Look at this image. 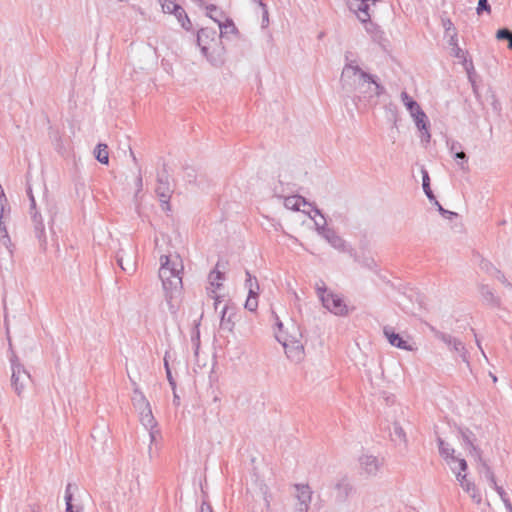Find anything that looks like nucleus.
Masks as SVG:
<instances>
[{
  "label": "nucleus",
  "instance_id": "nucleus-1",
  "mask_svg": "<svg viewBox=\"0 0 512 512\" xmlns=\"http://www.w3.org/2000/svg\"><path fill=\"white\" fill-rule=\"evenodd\" d=\"M350 55V52H346L340 77L341 89L345 95L352 98L355 105L384 95L386 88L379 82L378 77L362 70L355 61L350 60Z\"/></svg>",
  "mask_w": 512,
  "mask_h": 512
},
{
  "label": "nucleus",
  "instance_id": "nucleus-2",
  "mask_svg": "<svg viewBox=\"0 0 512 512\" xmlns=\"http://www.w3.org/2000/svg\"><path fill=\"white\" fill-rule=\"evenodd\" d=\"M159 278L162 281L163 290L165 293V300L172 313L176 312V305L174 302L181 295L183 283L181 273L183 270L182 264L180 268L174 262H171L170 257L162 255L160 258Z\"/></svg>",
  "mask_w": 512,
  "mask_h": 512
},
{
  "label": "nucleus",
  "instance_id": "nucleus-3",
  "mask_svg": "<svg viewBox=\"0 0 512 512\" xmlns=\"http://www.w3.org/2000/svg\"><path fill=\"white\" fill-rule=\"evenodd\" d=\"M197 45L201 53L215 67L224 63L225 48L219 33L214 28H201L197 32Z\"/></svg>",
  "mask_w": 512,
  "mask_h": 512
},
{
  "label": "nucleus",
  "instance_id": "nucleus-4",
  "mask_svg": "<svg viewBox=\"0 0 512 512\" xmlns=\"http://www.w3.org/2000/svg\"><path fill=\"white\" fill-rule=\"evenodd\" d=\"M10 361L12 369L11 385L17 395L20 396L26 384L31 380V376L29 372L24 368V366L19 362L16 355H13Z\"/></svg>",
  "mask_w": 512,
  "mask_h": 512
},
{
  "label": "nucleus",
  "instance_id": "nucleus-5",
  "mask_svg": "<svg viewBox=\"0 0 512 512\" xmlns=\"http://www.w3.org/2000/svg\"><path fill=\"white\" fill-rule=\"evenodd\" d=\"M430 330L434 334V336L438 340L445 343L449 347L450 350L457 352L463 362H466V363L469 362L468 361V351L465 347V344L460 339H458L448 333L437 330L436 328H434L432 326L430 327Z\"/></svg>",
  "mask_w": 512,
  "mask_h": 512
},
{
  "label": "nucleus",
  "instance_id": "nucleus-6",
  "mask_svg": "<svg viewBox=\"0 0 512 512\" xmlns=\"http://www.w3.org/2000/svg\"><path fill=\"white\" fill-rule=\"evenodd\" d=\"M156 195L158 196L163 210H170V198L173 193L169 182V175L165 169L158 173L157 186L155 189Z\"/></svg>",
  "mask_w": 512,
  "mask_h": 512
},
{
  "label": "nucleus",
  "instance_id": "nucleus-7",
  "mask_svg": "<svg viewBox=\"0 0 512 512\" xmlns=\"http://www.w3.org/2000/svg\"><path fill=\"white\" fill-rule=\"evenodd\" d=\"M322 305L331 313L344 316L348 313V309L344 300L337 294L329 292L327 295L321 294Z\"/></svg>",
  "mask_w": 512,
  "mask_h": 512
},
{
  "label": "nucleus",
  "instance_id": "nucleus-8",
  "mask_svg": "<svg viewBox=\"0 0 512 512\" xmlns=\"http://www.w3.org/2000/svg\"><path fill=\"white\" fill-rule=\"evenodd\" d=\"M321 230L325 235L323 238L336 250L354 255V249L340 236L336 231L329 227H322Z\"/></svg>",
  "mask_w": 512,
  "mask_h": 512
},
{
  "label": "nucleus",
  "instance_id": "nucleus-9",
  "mask_svg": "<svg viewBox=\"0 0 512 512\" xmlns=\"http://www.w3.org/2000/svg\"><path fill=\"white\" fill-rule=\"evenodd\" d=\"M334 499L337 504L346 503L350 495L354 492V486L347 476L340 478L333 486Z\"/></svg>",
  "mask_w": 512,
  "mask_h": 512
},
{
  "label": "nucleus",
  "instance_id": "nucleus-10",
  "mask_svg": "<svg viewBox=\"0 0 512 512\" xmlns=\"http://www.w3.org/2000/svg\"><path fill=\"white\" fill-rule=\"evenodd\" d=\"M457 432L459 434V438L463 442V445L469 449L470 455L475 459H480L482 450L475 445L476 435L469 428L463 426L457 427Z\"/></svg>",
  "mask_w": 512,
  "mask_h": 512
},
{
  "label": "nucleus",
  "instance_id": "nucleus-11",
  "mask_svg": "<svg viewBox=\"0 0 512 512\" xmlns=\"http://www.w3.org/2000/svg\"><path fill=\"white\" fill-rule=\"evenodd\" d=\"M383 334L391 346L405 351H413L414 348L408 343L399 333H397L393 327L384 326Z\"/></svg>",
  "mask_w": 512,
  "mask_h": 512
},
{
  "label": "nucleus",
  "instance_id": "nucleus-12",
  "mask_svg": "<svg viewBox=\"0 0 512 512\" xmlns=\"http://www.w3.org/2000/svg\"><path fill=\"white\" fill-rule=\"evenodd\" d=\"M359 465L367 476H375L379 472L382 462L376 456L365 454L359 458Z\"/></svg>",
  "mask_w": 512,
  "mask_h": 512
},
{
  "label": "nucleus",
  "instance_id": "nucleus-13",
  "mask_svg": "<svg viewBox=\"0 0 512 512\" xmlns=\"http://www.w3.org/2000/svg\"><path fill=\"white\" fill-rule=\"evenodd\" d=\"M452 471L456 474V479L459 482L460 486L466 491L472 500L479 504L482 500L481 494L478 492L475 484L466 478V474H462L460 472H456V467H451Z\"/></svg>",
  "mask_w": 512,
  "mask_h": 512
},
{
  "label": "nucleus",
  "instance_id": "nucleus-14",
  "mask_svg": "<svg viewBox=\"0 0 512 512\" xmlns=\"http://www.w3.org/2000/svg\"><path fill=\"white\" fill-rule=\"evenodd\" d=\"M237 316L235 307L229 303L221 310L220 328L232 332L235 326L234 318Z\"/></svg>",
  "mask_w": 512,
  "mask_h": 512
},
{
  "label": "nucleus",
  "instance_id": "nucleus-15",
  "mask_svg": "<svg viewBox=\"0 0 512 512\" xmlns=\"http://www.w3.org/2000/svg\"><path fill=\"white\" fill-rule=\"evenodd\" d=\"M362 24L364 25L365 31L370 35L373 42L384 46V43L387 41V39L385 38V33L381 27L372 20L363 22Z\"/></svg>",
  "mask_w": 512,
  "mask_h": 512
},
{
  "label": "nucleus",
  "instance_id": "nucleus-16",
  "mask_svg": "<svg viewBox=\"0 0 512 512\" xmlns=\"http://www.w3.org/2000/svg\"><path fill=\"white\" fill-rule=\"evenodd\" d=\"M210 19L218 24L220 29L219 35L221 39L226 37L228 34H239V31L231 18L227 17L222 21L218 16L210 15Z\"/></svg>",
  "mask_w": 512,
  "mask_h": 512
},
{
  "label": "nucleus",
  "instance_id": "nucleus-17",
  "mask_svg": "<svg viewBox=\"0 0 512 512\" xmlns=\"http://www.w3.org/2000/svg\"><path fill=\"white\" fill-rule=\"evenodd\" d=\"M140 411V421L141 423L147 428L150 429V436L153 439L154 438V432L153 428L157 426V422L153 416L150 403L143 405L141 409H138Z\"/></svg>",
  "mask_w": 512,
  "mask_h": 512
},
{
  "label": "nucleus",
  "instance_id": "nucleus-18",
  "mask_svg": "<svg viewBox=\"0 0 512 512\" xmlns=\"http://www.w3.org/2000/svg\"><path fill=\"white\" fill-rule=\"evenodd\" d=\"M283 347L288 358L299 361L304 355V347L298 341L293 342L291 345L283 342Z\"/></svg>",
  "mask_w": 512,
  "mask_h": 512
},
{
  "label": "nucleus",
  "instance_id": "nucleus-19",
  "mask_svg": "<svg viewBox=\"0 0 512 512\" xmlns=\"http://www.w3.org/2000/svg\"><path fill=\"white\" fill-rule=\"evenodd\" d=\"M437 443L440 456L448 463V465L453 467L452 461L456 459L454 456V448L450 447V445L446 443L441 437H437Z\"/></svg>",
  "mask_w": 512,
  "mask_h": 512
},
{
  "label": "nucleus",
  "instance_id": "nucleus-20",
  "mask_svg": "<svg viewBox=\"0 0 512 512\" xmlns=\"http://www.w3.org/2000/svg\"><path fill=\"white\" fill-rule=\"evenodd\" d=\"M295 489L297 490V499L299 504H303L305 506L309 505L312 500V490L308 484H295Z\"/></svg>",
  "mask_w": 512,
  "mask_h": 512
},
{
  "label": "nucleus",
  "instance_id": "nucleus-21",
  "mask_svg": "<svg viewBox=\"0 0 512 512\" xmlns=\"http://www.w3.org/2000/svg\"><path fill=\"white\" fill-rule=\"evenodd\" d=\"M390 436H391V440L395 444H398V445L403 444L405 447L407 446V443H408L407 435L399 422L393 423V428H392V432L390 433Z\"/></svg>",
  "mask_w": 512,
  "mask_h": 512
},
{
  "label": "nucleus",
  "instance_id": "nucleus-22",
  "mask_svg": "<svg viewBox=\"0 0 512 512\" xmlns=\"http://www.w3.org/2000/svg\"><path fill=\"white\" fill-rule=\"evenodd\" d=\"M480 294L483 300L492 307H499L501 304L500 298L496 296L493 290L488 285L480 286Z\"/></svg>",
  "mask_w": 512,
  "mask_h": 512
},
{
  "label": "nucleus",
  "instance_id": "nucleus-23",
  "mask_svg": "<svg viewBox=\"0 0 512 512\" xmlns=\"http://www.w3.org/2000/svg\"><path fill=\"white\" fill-rule=\"evenodd\" d=\"M4 210H5V204L1 203V212H0V240H1L2 244L7 249H9L10 252H12L11 249H10V247L12 246V242H11L10 236L8 234L7 227H6L5 222H4Z\"/></svg>",
  "mask_w": 512,
  "mask_h": 512
},
{
  "label": "nucleus",
  "instance_id": "nucleus-24",
  "mask_svg": "<svg viewBox=\"0 0 512 512\" xmlns=\"http://www.w3.org/2000/svg\"><path fill=\"white\" fill-rule=\"evenodd\" d=\"M477 463L481 467V472L484 473L486 479L490 483L491 487L495 490L496 487H499V485L496 482V478L494 475V472L492 471L491 467L487 464V462L482 458V454H480V459H475Z\"/></svg>",
  "mask_w": 512,
  "mask_h": 512
},
{
  "label": "nucleus",
  "instance_id": "nucleus-25",
  "mask_svg": "<svg viewBox=\"0 0 512 512\" xmlns=\"http://www.w3.org/2000/svg\"><path fill=\"white\" fill-rule=\"evenodd\" d=\"M301 204H309L307 199L301 195L288 196L284 199V206L293 211H300Z\"/></svg>",
  "mask_w": 512,
  "mask_h": 512
},
{
  "label": "nucleus",
  "instance_id": "nucleus-26",
  "mask_svg": "<svg viewBox=\"0 0 512 512\" xmlns=\"http://www.w3.org/2000/svg\"><path fill=\"white\" fill-rule=\"evenodd\" d=\"M401 100L411 116L422 110L418 102L409 96L406 91L401 92Z\"/></svg>",
  "mask_w": 512,
  "mask_h": 512
},
{
  "label": "nucleus",
  "instance_id": "nucleus-27",
  "mask_svg": "<svg viewBox=\"0 0 512 512\" xmlns=\"http://www.w3.org/2000/svg\"><path fill=\"white\" fill-rule=\"evenodd\" d=\"M34 224V232L35 236L37 237L39 241V245L42 251H46L47 249V239L45 235V226L43 224V221H36Z\"/></svg>",
  "mask_w": 512,
  "mask_h": 512
},
{
  "label": "nucleus",
  "instance_id": "nucleus-28",
  "mask_svg": "<svg viewBox=\"0 0 512 512\" xmlns=\"http://www.w3.org/2000/svg\"><path fill=\"white\" fill-rule=\"evenodd\" d=\"M173 15L176 17L178 22L181 24V27L186 31H190L192 29V23L184 10V8L179 5V7L175 10Z\"/></svg>",
  "mask_w": 512,
  "mask_h": 512
},
{
  "label": "nucleus",
  "instance_id": "nucleus-29",
  "mask_svg": "<svg viewBox=\"0 0 512 512\" xmlns=\"http://www.w3.org/2000/svg\"><path fill=\"white\" fill-rule=\"evenodd\" d=\"M421 174H422V188L426 195V197L429 199V201L435 200V195L430 187V176L427 171V169L422 166L421 167Z\"/></svg>",
  "mask_w": 512,
  "mask_h": 512
},
{
  "label": "nucleus",
  "instance_id": "nucleus-30",
  "mask_svg": "<svg viewBox=\"0 0 512 512\" xmlns=\"http://www.w3.org/2000/svg\"><path fill=\"white\" fill-rule=\"evenodd\" d=\"M94 156L101 164H108L109 162V153L108 146L103 143H99L96 145L94 149Z\"/></svg>",
  "mask_w": 512,
  "mask_h": 512
},
{
  "label": "nucleus",
  "instance_id": "nucleus-31",
  "mask_svg": "<svg viewBox=\"0 0 512 512\" xmlns=\"http://www.w3.org/2000/svg\"><path fill=\"white\" fill-rule=\"evenodd\" d=\"M245 287L248 289L250 295H259V283L256 277L252 276L251 273L246 270Z\"/></svg>",
  "mask_w": 512,
  "mask_h": 512
},
{
  "label": "nucleus",
  "instance_id": "nucleus-32",
  "mask_svg": "<svg viewBox=\"0 0 512 512\" xmlns=\"http://www.w3.org/2000/svg\"><path fill=\"white\" fill-rule=\"evenodd\" d=\"M133 385L135 387L133 389L132 401H133L134 406L137 409H141L143 405L149 404V402H148V400L146 399L145 395L139 389V387L137 386V384L135 382H133Z\"/></svg>",
  "mask_w": 512,
  "mask_h": 512
},
{
  "label": "nucleus",
  "instance_id": "nucleus-33",
  "mask_svg": "<svg viewBox=\"0 0 512 512\" xmlns=\"http://www.w3.org/2000/svg\"><path fill=\"white\" fill-rule=\"evenodd\" d=\"M354 259L355 261H357L361 266L369 269V270H372V271H375L378 267L376 261L374 260V258L370 257V256H362V257H359L356 255V253L354 252Z\"/></svg>",
  "mask_w": 512,
  "mask_h": 512
},
{
  "label": "nucleus",
  "instance_id": "nucleus-34",
  "mask_svg": "<svg viewBox=\"0 0 512 512\" xmlns=\"http://www.w3.org/2000/svg\"><path fill=\"white\" fill-rule=\"evenodd\" d=\"M360 8H358V13L356 14L358 20L363 22H368L371 20V14H370V6L368 3H364L363 1L359 2Z\"/></svg>",
  "mask_w": 512,
  "mask_h": 512
},
{
  "label": "nucleus",
  "instance_id": "nucleus-35",
  "mask_svg": "<svg viewBox=\"0 0 512 512\" xmlns=\"http://www.w3.org/2000/svg\"><path fill=\"white\" fill-rule=\"evenodd\" d=\"M220 266V263L218 262L216 264V267L215 269H213L210 273H209V280H210V283L212 286H216L217 288H219L221 286L220 284V281L224 280V273L221 272L218 268Z\"/></svg>",
  "mask_w": 512,
  "mask_h": 512
},
{
  "label": "nucleus",
  "instance_id": "nucleus-36",
  "mask_svg": "<svg viewBox=\"0 0 512 512\" xmlns=\"http://www.w3.org/2000/svg\"><path fill=\"white\" fill-rule=\"evenodd\" d=\"M121 252H122V250L119 251L116 255L117 264L120 266V268L123 271L128 272V273H133L136 269L135 262L130 260L125 265L124 258H123V255L121 254Z\"/></svg>",
  "mask_w": 512,
  "mask_h": 512
},
{
  "label": "nucleus",
  "instance_id": "nucleus-37",
  "mask_svg": "<svg viewBox=\"0 0 512 512\" xmlns=\"http://www.w3.org/2000/svg\"><path fill=\"white\" fill-rule=\"evenodd\" d=\"M411 117L414 119L418 130L425 129V127H429L428 117L423 110L413 114Z\"/></svg>",
  "mask_w": 512,
  "mask_h": 512
},
{
  "label": "nucleus",
  "instance_id": "nucleus-38",
  "mask_svg": "<svg viewBox=\"0 0 512 512\" xmlns=\"http://www.w3.org/2000/svg\"><path fill=\"white\" fill-rule=\"evenodd\" d=\"M479 268L490 276H494L499 269L488 259L482 258L479 263Z\"/></svg>",
  "mask_w": 512,
  "mask_h": 512
},
{
  "label": "nucleus",
  "instance_id": "nucleus-39",
  "mask_svg": "<svg viewBox=\"0 0 512 512\" xmlns=\"http://www.w3.org/2000/svg\"><path fill=\"white\" fill-rule=\"evenodd\" d=\"M191 343L194 349V354L197 356L200 348V330L199 324H196L191 332Z\"/></svg>",
  "mask_w": 512,
  "mask_h": 512
},
{
  "label": "nucleus",
  "instance_id": "nucleus-40",
  "mask_svg": "<svg viewBox=\"0 0 512 512\" xmlns=\"http://www.w3.org/2000/svg\"><path fill=\"white\" fill-rule=\"evenodd\" d=\"M452 157L454 158V160L456 161L457 165L460 167V169L462 170H468V156L466 155V153L462 150L460 152H455Z\"/></svg>",
  "mask_w": 512,
  "mask_h": 512
},
{
  "label": "nucleus",
  "instance_id": "nucleus-41",
  "mask_svg": "<svg viewBox=\"0 0 512 512\" xmlns=\"http://www.w3.org/2000/svg\"><path fill=\"white\" fill-rule=\"evenodd\" d=\"M431 202L433 203L434 206L437 207L438 212L440 213V215L443 218L451 220L454 217H457L456 212H453V211L443 208L442 205L439 203V201L436 198H435V200H432Z\"/></svg>",
  "mask_w": 512,
  "mask_h": 512
},
{
  "label": "nucleus",
  "instance_id": "nucleus-42",
  "mask_svg": "<svg viewBox=\"0 0 512 512\" xmlns=\"http://www.w3.org/2000/svg\"><path fill=\"white\" fill-rule=\"evenodd\" d=\"M495 491L497 492V494L499 495V497L501 498L507 512H512V503L508 497V494L505 492V490L503 489V487L499 486V487H496Z\"/></svg>",
  "mask_w": 512,
  "mask_h": 512
},
{
  "label": "nucleus",
  "instance_id": "nucleus-43",
  "mask_svg": "<svg viewBox=\"0 0 512 512\" xmlns=\"http://www.w3.org/2000/svg\"><path fill=\"white\" fill-rule=\"evenodd\" d=\"M161 3V7L164 13L173 14L175 10L179 7L174 0H159Z\"/></svg>",
  "mask_w": 512,
  "mask_h": 512
},
{
  "label": "nucleus",
  "instance_id": "nucleus-44",
  "mask_svg": "<svg viewBox=\"0 0 512 512\" xmlns=\"http://www.w3.org/2000/svg\"><path fill=\"white\" fill-rule=\"evenodd\" d=\"M206 15L210 18V15L212 16H218L222 21L227 18L225 13L220 10L217 6L210 4L206 7Z\"/></svg>",
  "mask_w": 512,
  "mask_h": 512
},
{
  "label": "nucleus",
  "instance_id": "nucleus-45",
  "mask_svg": "<svg viewBox=\"0 0 512 512\" xmlns=\"http://www.w3.org/2000/svg\"><path fill=\"white\" fill-rule=\"evenodd\" d=\"M452 50H453V55L456 58L463 60V63L465 65V68H466L467 71H469V67L473 68V64H472L471 60L469 61V65H467V59H466V52L465 51H463L459 46L452 48Z\"/></svg>",
  "mask_w": 512,
  "mask_h": 512
},
{
  "label": "nucleus",
  "instance_id": "nucleus-46",
  "mask_svg": "<svg viewBox=\"0 0 512 512\" xmlns=\"http://www.w3.org/2000/svg\"><path fill=\"white\" fill-rule=\"evenodd\" d=\"M258 296L259 295H250L248 293V297L245 302V308L251 312L256 311L258 307Z\"/></svg>",
  "mask_w": 512,
  "mask_h": 512
},
{
  "label": "nucleus",
  "instance_id": "nucleus-47",
  "mask_svg": "<svg viewBox=\"0 0 512 512\" xmlns=\"http://www.w3.org/2000/svg\"><path fill=\"white\" fill-rule=\"evenodd\" d=\"M184 172H185L184 178H185V180L188 183H195L196 182L197 174H196V171H195V169L193 167L186 166L184 168Z\"/></svg>",
  "mask_w": 512,
  "mask_h": 512
},
{
  "label": "nucleus",
  "instance_id": "nucleus-48",
  "mask_svg": "<svg viewBox=\"0 0 512 512\" xmlns=\"http://www.w3.org/2000/svg\"><path fill=\"white\" fill-rule=\"evenodd\" d=\"M476 12L478 15H482L484 12L490 14L491 6H490L488 0H478Z\"/></svg>",
  "mask_w": 512,
  "mask_h": 512
},
{
  "label": "nucleus",
  "instance_id": "nucleus-49",
  "mask_svg": "<svg viewBox=\"0 0 512 512\" xmlns=\"http://www.w3.org/2000/svg\"><path fill=\"white\" fill-rule=\"evenodd\" d=\"M164 366H165L166 376H167V380L169 382V385L171 386L172 390H175L176 389V382H175V380H174V378L172 376L171 369L169 367V363H168V360H167V354L164 357Z\"/></svg>",
  "mask_w": 512,
  "mask_h": 512
},
{
  "label": "nucleus",
  "instance_id": "nucleus-50",
  "mask_svg": "<svg viewBox=\"0 0 512 512\" xmlns=\"http://www.w3.org/2000/svg\"><path fill=\"white\" fill-rule=\"evenodd\" d=\"M496 38L498 40H507L508 43L512 39V32L508 28H501L496 32Z\"/></svg>",
  "mask_w": 512,
  "mask_h": 512
},
{
  "label": "nucleus",
  "instance_id": "nucleus-51",
  "mask_svg": "<svg viewBox=\"0 0 512 512\" xmlns=\"http://www.w3.org/2000/svg\"><path fill=\"white\" fill-rule=\"evenodd\" d=\"M493 277L499 280L507 289L512 291V283L506 278L501 270L496 271V274Z\"/></svg>",
  "mask_w": 512,
  "mask_h": 512
},
{
  "label": "nucleus",
  "instance_id": "nucleus-52",
  "mask_svg": "<svg viewBox=\"0 0 512 512\" xmlns=\"http://www.w3.org/2000/svg\"><path fill=\"white\" fill-rule=\"evenodd\" d=\"M256 1L263 10L262 26L265 27L269 22L267 5L263 2V0H256Z\"/></svg>",
  "mask_w": 512,
  "mask_h": 512
},
{
  "label": "nucleus",
  "instance_id": "nucleus-53",
  "mask_svg": "<svg viewBox=\"0 0 512 512\" xmlns=\"http://www.w3.org/2000/svg\"><path fill=\"white\" fill-rule=\"evenodd\" d=\"M447 145L449 147L451 155H453L455 152L457 153L463 150L462 144L458 141H447Z\"/></svg>",
  "mask_w": 512,
  "mask_h": 512
},
{
  "label": "nucleus",
  "instance_id": "nucleus-54",
  "mask_svg": "<svg viewBox=\"0 0 512 512\" xmlns=\"http://www.w3.org/2000/svg\"><path fill=\"white\" fill-rule=\"evenodd\" d=\"M442 25L446 34L454 33L456 31L453 22L449 18H442Z\"/></svg>",
  "mask_w": 512,
  "mask_h": 512
},
{
  "label": "nucleus",
  "instance_id": "nucleus-55",
  "mask_svg": "<svg viewBox=\"0 0 512 512\" xmlns=\"http://www.w3.org/2000/svg\"><path fill=\"white\" fill-rule=\"evenodd\" d=\"M453 463H457L458 464V471L457 472H465L468 468V465H467V462L465 459L463 458H458L456 457V459L454 461H452V464Z\"/></svg>",
  "mask_w": 512,
  "mask_h": 512
},
{
  "label": "nucleus",
  "instance_id": "nucleus-56",
  "mask_svg": "<svg viewBox=\"0 0 512 512\" xmlns=\"http://www.w3.org/2000/svg\"><path fill=\"white\" fill-rule=\"evenodd\" d=\"M72 484L68 483L65 489V504H72L73 501V494L71 492Z\"/></svg>",
  "mask_w": 512,
  "mask_h": 512
},
{
  "label": "nucleus",
  "instance_id": "nucleus-57",
  "mask_svg": "<svg viewBox=\"0 0 512 512\" xmlns=\"http://www.w3.org/2000/svg\"><path fill=\"white\" fill-rule=\"evenodd\" d=\"M26 192H27V195L29 197V200H30V209L31 210H35L36 209V201H35V198H34V195H33V192H32V188L30 185H28L27 189H26Z\"/></svg>",
  "mask_w": 512,
  "mask_h": 512
},
{
  "label": "nucleus",
  "instance_id": "nucleus-58",
  "mask_svg": "<svg viewBox=\"0 0 512 512\" xmlns=\"http://www.w3.org/2000/svg\"><path fill=\"white\" fill-rule=\"evenodd\" d=\"M419 131L421 132V141L423 143H429L431 138L429 127H425V129H419Z\"/></svg>",
  "mask_w": 512,
  "mask_h": 512
},
{
  "label": "nucleus",
  "instance_id": "nucleus-59",
  "mask_svg": "<svg viewBox=\"0 0 512 512\" xmlns=\"http://www.w3.org/2000/svg\"><path fill=\"white\" fill-rule=\"evenodd\" d=\"M271 495L268 493V488L265 486L263 491V499L265 502V508L267 510H270V503H271Z\"/></svg>",
  "mask_w": 512,
  "mask_h": 512
},
{
  "label": "nucleus",
  "instance_id": "nucleus-60",
  "mask_svg": "<svg viewBox=\"0 0 512 512\" xmlns=\"http://www.w3.org/2000/svg\"><path fill=\"white\" fill-rule=\"evenodd\" d=\"M323 220V223H319L317 221H314L315 222V229L317 231V233L323 237L325 235V233H323V231L321 230L322 227H327V220L326 218L322 219Z\"/></svg>",
  "mask_w": 512,
  "mask_h": 512
},
{
  "label": "nucleus",
  "instance_id": "nucleus-61",
  "mask_svg": "<svg viewBox=\"0 0 512 512\" xmlns=\"http://www.w3.org/2000/svg\"><path fill=\"white\" fill-rule=\"evenodd\" d=\"M359 0H351L349 3H348V7L350 9V11L354 12L355 14L358 13V8H360V5H359Z\"/></svg>",
  "mask_w": 512,
  "mask_h": 512
},
{
  "label": "nucleus",
  "instance_id": "nucleus-62",
  "mask_svg": "<svg viewBox=\"0 0 512 512\" xmlns=\"http://www.w3.org/2000/svg\"><path fill=\"white\" fill-rule=\"evenodd\" d=\"M448 35L450 36V39L448 41L449 45L452 46L453 48L459 46L458 45L457 32L454 31V33H450Z\"/></svg>",
  "mask_w": 512,
  "mask_h": 512
},
{
  "label": "nucleus",
  "instance_id": "nucleus-63",
  "mask_svg": "<svg viewBox=\"0 0 512 512\" xmlns=\"http://www.w3.org/2000/svg\"><path fill=\"white\" fill-rule=\"evenodd\" d=\"M309 207H311V210L314 212V217L315 216H320L322 219L325 218L324 214L322 213V211L314 204V203H310L307 204Z\"/></svg>",
  "mask_w": 512,
  "mask_h": 512
},
{
  "label": "nucleus",
  "instance_id": "nucleus-64",
  "mask_svg": "<svg viewBox=\"0 0 512 512\" xmlns=\"http://www.w3.org/2000/svg\"><path fill=\"white\" fill-rule=\"evenodd\" d=\"M199 512H213L211 505L208 502H202Z\"/></svg>",
  "mask_w": 512,
  "mask_h": 512
}]
</instances>
